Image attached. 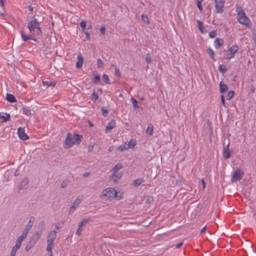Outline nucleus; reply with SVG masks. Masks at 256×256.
Listing matches in <instances>:
<instances>
[{
    "instance_id": "obj_1",
    "label": "nucleus",
    "mask_w": 256,
    "mask_h": 256,
    "mask_svg": "<svg viewBox=\"0 0 256 256\" xmlns=\"http://www.w3.org/2000/svg\"><path fill=\"white\" fill-rule=\"evenodd\" d=\"M27 26L31 34V36H38L42 33L40 23L34 17L28 22Z\"/></svg>"
},
{
    "instance_id": "obj_2",
    "label": "nucleus",
    "mask_w": 256,
    "mask_h": 256,
    "mask_svg": "<svg viewBox=\"0 0 256 256\" xmlns=\"http://www.w3.org/2000/svg\"><path fill=\"white\" fill-rule=\"evenodd\" d=\"M236 12L238 14V22L247 27H250L251 22L248 18L246 16L245 12L243 10L242 6L238 4H236Z\"/></svg>"
},
{
    "instance_id": "obj_3",
    "label": "nucleus",
    "mask_w": 256,
    "mask_h": 256,
    "mask_svg": "<svg viewBox=\"0 0 256 256\" xmlns=\"http://www.w3.org/2000/svg\"><path fill=\"white\" fill-rule=\"evenodd\" d=\"M42 230H38L34 234H32L29 238L28 241L27 242L25 247V250L28 252L38 242L42 236Z\"/></svg>"
},
{
    "instance_id": "obj_4",
    "label": "nucleus",
    "mask_w": 256,
    "mask_h": 256,
    "mask_svg": "<svg viewBox=\"0 0 256 256\" xmlns=\"http://www.w3.org/2000/svg\"><path fill=\"white\" fill-rule=\"evenodd\" d=\"M116 194L117 192L114 188H108L102 190L100 195V197L104 200H107L110 198H116Z\"/></svg>"
},
{
    "instance_id": "obj_5",
    "label": "nucleus",
    "mask_w": 256,
    "mask_h": 256,
    "mask_svg": "<svg viewBox=\"0 0 256 256\" xmlns=\"http://www.w3.org/2000/svg\"><path fill=\"white\" fill-rule=\"evenodd\" d=\"M225 0H214V13L222 14L224 11Z\"/></svg>"
},
{
    "instance_id": "obj_6",
    "label": "nucleus",
    "mask_w": 256,
    "mask_h": 256,
    "mask_svg": "<svg viewBox=\"0 0 256 256\" xmlns=\"http://www.w3.org/2000/svg\"><path fill=\"white\" fill-rule=\"evenodd\" d=\"M82 198L80 196L78 197L73 202L72 206L69 208L68 214H72L74 213L76 209L78 206L79 204L82 202Z\"/></svg>"
},
{
    "instance_id": "obj_7",
    "label": "nucleus",
    "mask_w": 256,
    "mask_h": 256,
    "mask_svg": "<svg viewBox=\"0 0 256 256\" xmlns=\"http://www.w3.org/2000/svg\"><path fill=\"white\" fill-rule=\"evenodd\" d=\"M24 240L22 239V238H20V237L18 236V238L16 240L15 246H14L12 248L10 254L16 256L18 250L20 248L22 244V242Z\"/></svg>"
},
{
    "instance_id": "obj_8",
    "label": "nucleus",
    "mask_w": 256,
    "mask_h": 256,
    "mask_svg": "<svg viewBox=\"0 0 256 256\" xmlns=\"http://www.w3.org/2000/svg\"><path fill=\"white\" fill-rule=\"evenodd\" d=\"M239 48L236 45L232 46L228 50V54L226 56V58L228 60H230L233 58L236 53L238 50Z\"/></svg>"
},
{
    "instance_id": "obj_9",
    "label": "nucleus",
    "mask_w": 256,
    "mask_h": 256,
    "mask_svg": "<svg viewBox=\"0 0 256 256\" xmlns=\"http://www.w3.org/2000/svg\"><path fill=\"white\" fill-rule=\"evenodd\" d=\"M244 174V173L240 169H238L234 172L231 180L232 182L238 181L241 180Z\"/></svg>"
},
{
    "instance_id": "obj_10",
    "label": "nucleus",
    "mask_w": 256,
    "mask_h": 256,
    "mask_svg": "<svg viewBox=\"0 0 256 256\" xmlns=\"http://www.w3.org/2000/svg\"><path fill=\"white\" fill-rule=\"evenodd\" d=\"M74 143V142L73 141L72 134L70 132L68 133L66 138L64 140L65 147L69 148L73 146Z\"/></svg>"
},
{
    "instance_id": "obj_11",
    "label": "nucleus",
    "mask_w": 256,
    "mask_h": 256,
    "mask_svg": "<svg viewBox=\"0 0 256 256\" xmlns=\"http://www.w3.org/2000/svg\"><path fill=\"white\" fill-rule=\"evenodd\" d=\"M18 134L20 138L23 140H26L28 139V136L25 132L24 128H20L18 130Z\"/></svg>"
},
{
    "instance_id": "obj_12",
    "label": "nucleus",
    "mask_w": 256,
    "mask_h": 256,
    "mask_svg": "<svg viewBox=\"0 0 256 256\" xmlns=\"http://www.w3.org/2000/svg\"><path fill=\"white\" fill-rule=\"evenodd\" d=\"M32 228V226H31L30 225L26 224L24 230L22 231V234L20 236H19V237H20V238H22V239L24 240L27 238L28 234L30 230H31Z\"/></svg>"
},
{
    "instance_id": "obj_13",
    "label": "nucleus",
    "mask_w": 256,
    "mask_h": 256,
    "mask_svg": "<svg viewBox=\"0 0 256 256\" xmlns=\"http://www.w3.org/2000/svg\"><path fill=\"white\" fill-rule=\"evenodd\" d=\"M56 236V232L55 230H51L47 238V242L54 243V240Z\"/></svg>"
},
{
    "instance_id": "obj_14",
    "label": "nucleus",
    "mask_w": 256,
    "mask_h": 256,
    "mask_svg": "<svg viewBox=\"0 0 256 256\" xmlns=\"http://www.w3.org/2000/svg\"><path fill=\"white\" fill-rule=\"evenodd\" d=\"M77 62H76V68H80L82 66L84 62V58L81 53H79L77 56Z\"/></svg>"
},
{
    "instance_id": "obj_15",
    "label": "nucleus",
    "mask_w": 256,
    "mask_h": 256,
    "mask_svg": "<svg viewBox=\"0 0 256 256\" xmlns=\"http://www.w3.org/2000/svg\"><path fill=\"white\" fill-rule=\"evenodd\" d=\"M230 142L228 143L226 146L224 148L223 150V156L225 159H228L230 156V153L229 150Z\"/></svg>"
},
{
    "instance_id": "obj_16",
    "label": "nucleus",
    "mask_w": 256,
    "mask_h": 256,
    "mask_svg": "<svg viewBox=\"0 0 256 256\" xmlns=\"http://www.w3.org/2000/svg\"><path fill=\"white\" fill-rule=\"evenodd\" d=\"M116 126V122L114 120L110 122L106 126V132H110L111 130Z\"/></svg>"
},
{
    "instance_id": "obj_17",
    "label": "nucleus",
    "mask_w": 256,
    "mask_h": 256,
    "mask_svg": "<svg viewBox=\"0 0 256 256\" xmlns=\"http://www.w3.org/2000/svg\"><path fill=\"white\" fill-rule=\"evenodd\" d=\"M28 183V178H24L20 182L18 186V189L21 190L22 189L26 188Z\"/></svg>"
},
{
    "instance_id": "obj_18",
    "label": "nucleus",
    "mask_w": 256,
    "mask_h": 256,
    "mask_svg": "<svg viewBox=\"0 0 256 256\" xmlns=\"http://www.w3.org/2000/svg\"><path fill=\"white\" fill-rule=\"evenodd\" d=\"M122 168V166L120 163H118L112 170L111 172H113L112 176L115 175V174L117 173L118 170Z\"/></svg>"
},
{
    "instance_id": "obj_19",
    "label": "nucleus",
    "mask_w": 256,
    "mask_h": 256,
    "mask_svg": "<svg viewBox=\"0 0 256 256\" xmlns=\"http://www.w3.org/2000/svg\"><path fill=\"white\" fill-rule=\"evenodd\" d=\"M228 90V86L227 85L222 82H220V93H224Z\"/></svg>"
},
{
    "instance_id": "obj_20",
    "label": "nucleus",
    "mask_w": 256,
    "mask_h": 256,
    "mask_svg": "<svg viewBox=\"0 0 256 256\" xmlns=\"http://www.w3.org/2000/svg\"><path fill=\"white\" fill-rule=\"evenodd\" d=\"M224 44V40L222 39L217 38L214 40V46L216 48H219Z\"/></svg>"
},
{
    "instance_id": "obj_21",
    "label": "nucleus",
    "mask_w": 256,
    "mask_h": 256,
    "mask_svg": "<svg viewBox=\"0 0 256 256\" xmlns=\"http://www.w3.org/2000/svg\"><path fill=\"white\" fill-rule=\"evenodd\" d=\"M130 148V146H128V144H126L125 143L124 144H122L118 146L117 148V150L120 152H122Z\"/></svg>"
},
{
    "instance_id": "obj_22",
    "label": "nucleus",
    "mask_w": 256,
    "mask_h": 256,
    "mask_svg": "<svg viewBox=\"0 0 256 256\" xmlns=\"http://www.w3.org/2000/svg\"><path fill=\"white\" fill-rule=\"evenodd\" d=\"M20 34H21L22 38L24 42H26L28 40H36L35 38H32V36H27L25 35V34H24V32H21Z\"/></svg>"
},
{
    "instance_id": "obj_23",
    "label": "nucleus",
    "mask_w": 256,
    "mask_h": 256,
    "mask_svg": "<svg viewBox=\"0 0 256 256\" xmlns=\"http://www.w3.org/2000/svg\"><path fill=\"white\" fill-rule=\"evenodd\" d=\"M154 130V126L152 124H148L147 129L146 130V132L150 136H152L153 134Z\"/></svg>"
},
{
    "instance_id": "obj_24",
    "label": "nucleus",
    "mask_w": 256,
    "mask_h": 256,
    "mask_svg": "<svg viewBox=\"0 0 256 256\" xmlns=\"http://www.w3.org/2000/svg\"><path fill=\"white\" fill-rule=\"evenodd\" d=\"M6 99L10 102H16V99L14 96L12 94H7L6 96Z\"/></svg>"
},
{
    "instance_id": "obj_25",
    "label": "nucleus",
    "mask_w": 256,
    "mask_h": 256,
    "mask_svg": "<svg viewBox=\"0 0 256 256\" xmlns=\"http://www.w3.org/2000/svg\"><path fill=\"white\" fill-rule=\"evenodd\" d=\"M42 84L44 86H46V87L49 86H55L56 84V82H50V81H42Z\"/></svg>"
},
{
    "instance_id": "obj_26",
    "label": "nucleus",
    "mask_w": 256,
    "mask_h": 256,
    "mask_svg": "<svg viewBox=\"0 0 256 256\" xmlns=\"http://www.w3.org/2000/svg\"><path fill=\"white\" fill-rule=\"evenodd\" d=\"M206 52L208 54L210 55V58L216 61L215 58H214V50L210 48H208L206 49Z\"/></svg>"
},
{
    "instance_id": "obj_27",
    "label": "nucleus",
    "mask_w": 256,
    "mask_h": 256,
    "mask_svg": "<svg viewBox=\"0 0 256 256\" xmlns=\"http://www.w3.org/2000/svg\"><path fill=\"white\" fill-rule=\"evenodd\" d=\"M144 180L142 178H138L135 180L132 183V186H138L141 184Z\"/></svg>"
},
{
    "instance_id": "obj_28",
    "label": "nucleus",
    "mask_w": 256,
    "mask_h": 256,
    "mask_svg": "<svg viewBox=\"0 0 256 256\" xmlns=\"http://www.w3.org/2000/svg\"><path fill=\"white\" fill-rule=\"evenodd\" d=\"M90 220V218H84L82 220L78 226H80V227H82V226L86 225L87 223H88Z\"/></svg>"
},
{
    "instance_id": "obj_29",
    "label": "nucleus",
    "mask_w": 256,
    "mask_h": 256,
    "mask_svg": "<svg viewBox=\"0 0 256 256\" xmlns=\"http://www.w3.org/2000/svg\"><path fill=\"white\" fill-rule=\"evenodd\" d=\"M10 118V116L9 114H4L2 115L1 114H0V118H3L4 122H6L9 120Z\"/></svg>"
},
{
    "instance_id": "obj_30",
    "label": "nucleus",
    "mask_w": 256,
    "mask_h": 256,
    "mask_svg": "<svg viewBox=\"0 0 256 256\" xmlns=\"http://www.w3.org/2000/svg\"><path fill=\"white\" fill-rule=\"evenodd\" d=\"M22 110H23L24 114L26 116H30L31 114V110L28 107L22 108Z\"/></svg>"
},
{
    "instance_id": "obj_31",
    "label": "nucleus",
    "mask_w": 256,
    "mask_h": 256,
    "mask_svg": "<svg viewBox=\"0 0 256 256\" xmlns=\"http://www.w3.org/2000/svg\"><path fill=\"white\" fill-rule=\"evenodd\" d=\"M47 244L48 245L46 250L48 252H51L54 246V243L47 242Z\"/></svg>"
},
{
    "instance_id": "obj_32",
    "label": "nucleus",
    "mask_w": 256,
    "mask_h": 256,
    "mask_svg": "<svg viewBox=\"0 0 256 256\" xmlns=\"http://www.w3.org/2000/svg\"><path fill=\"white\" fill-rule=\"evenodd\" d=\"M131 101L132 103L133 107L134 108H139V106L138 104V101L133 97L131 98Z\"/></svg>"
},
{
    "instance_id": "obj_33",
    "label": "nucleus",
    "mask_w": 256,
    "mask_h": 256,
    "mask_svg": "<svg viewBox=\"0 0 256 256\" xmlns=\"http://www.w3.org/2000/svg\"><path fill=\"white\" fill-rule=\"evenodd\" d=\"M97 64L99 68H103L104 67V64L100 58L97 60Z\"/></svg>"
},
{
    "instance_id": "obj_34",
    "label": "nucleus",
    "mask_w": 256,
    "mask_h": 256,
    "mask_svg": "<svg viewBox=\"0 0 256 256\" xmlns=\"http://www.w3.org/2000/svg\"><path fill=\"white\" fill-rule=\"evenodd\" d=\"M234 95V92L232 90H230L228 92L226 95V98L228 100H230Z\"/></svg>"
},
{
    "instance_id": "obj_35",
    "label": "nucleus",
    "mask_w": 256,
    "mask_h": 256,
    "mask_svg": "<svg viewBox=\"0 0 256 256\" xmlns=\"http://www.w3.org/2000/svg\"><path fill=\"white\" fill-rule=\"evenodd\" d=\"M81 137L82 136L78 135V134H75L74 135V136H73V138L75 142H78L80 141L81 140Z\"/></svg>"
},
{
    "instance_id": "obj_36",
    "label": "nucleus",
    "mask_w": 256,
    "mask_h": 256,
    "mask_svg": "<svg viewBox=\"0 0 256 256\" xmlns=\"http://www.w3.org/2000/svg\"><path fill=\"white\" fill-rule=\"evenodd\" d=\"M102 78L106 84H110V80L108 75L104 74Z\"/></svg>"
},
{
    "instance_id": "obj_37",
    "label": "nucleus",
    "mask_w": 256,
    "mask_h": 256,
    "mask_svg": "<svg viewBox=\"0 0 256 256\" xmlns=\"http://www.w3.org/2000/svg\"><path fill=\"white\" fill-rule=\"evenodd\" d=\"M122 175L120 173H116L115 174V175L112 176V174L110 176V177L112 178H116L114 179V181H116L120 179L121 178Z\"/></svg>"
},
{
    "instance_id": "obj_38",
    "label": "nucleus",
    "mask_w": 256,
    "mask_h": 256,
    "mask_svg": "<svg viewBox=\"0 0 256 256\" xmlns=\"http://www.w3.org/2000/svg\"><path fill=\"white\" fill-rule=\"evenodd\" d=\"M34 220H35V218L34 216H30V219H29V220L27 224H29V225H30L31 226H32V224L34 222Z\"/></svg>"
},
{
    "instance_id": "obj_39",
    "label": "nucleus",
    "mask_w": 256,
    "mask_h": 256,
    "mask_svg": "<svg viewBox=\"0 0 256 256\" xmlns=\"http://www.w3.org/2000/svg\"><path fill=\"white\" fill-rule=\"evenodd\" d=\"M100 76L96 74L94 76V78L93 81L94 83L96 84V83H98L100 81Z\"/></svg>"
},
{
    "instance_id": "obj_40",
    "label": "nucleus",
    "mask_w": 256,
    "mask_h": 256,
    "mask_svg": "<svg viewBox=\"0 0 256 256\" xmlns=\"http://www.w3.org/2000/svg\"><path fill=\"white\" fill-rule=\"evenodd\" d=\"M98 98V94L96 92H94L92 94V100L94 102H96Z\"/></svg>"
},
{
    "instance_id": "obj_41",
    "label": "nucleus",
    "mask_w": 256,
    "mask_h": 256,
    "mask_svg": "<svg viewBox=\"0 0 256 256\" xmlns=\"http://www.w3.org/2000/svg\"><path fill=\"white\" fill-rule=\"evenodd\" d=\"M196 2L198 8L199 9L200 12H202L203 10V8L202 6V2L198 1V0H196Z\"/></svg>"
},
{
    "instance_id": "obj_42",
    "label": "nucleus",
    "mask_w": 256,
    "mask_h": 256,
    "mask_svg": "<svg viewBox=\"0 0 256 256\" xmlns=\"http://www.w3.org/2000/svg\"><path fill=\"white\" fill-rule=\"evenodd\" d=\"M146 62H147L148 64H150L152 62L151 56H150V54L149 53H148L146 54Z\"/></svg>"
},
{
    "instance_id": "obj_43",
    "label": "nucleus",
    "mask_w": 256,
    "mask_h": 256,
    "mask_svg": "<svg viewBox=\"0 0 256 256\" xmlns=\"http://www.w3.org/2000/svg\"><path fill=\"white\" fill-rule=\"evenodd\" d=\"M216 36V30H212L209 32V36L210 38H214Z\"/></svg>"
},
{
    "instance_id": "obj_44",
    "label": "nucleus",
    "mask_w": 256,
    "mask_h": 256,
    "mask_svg": "<svg viewBox=\"0 0 256 256\" xmlns=\"http://www.w3.org/2000/svg\"><path fill=\"white\" fill-rule=\"evenodd\" d=\"M218 70L219 71L222 72L223 73L226 72V68L222 65H220V66H218Z\"/></svg>"
},
{
    "instance_id": "obj_45",
    "label": "nucleus",
    "mask_w": 256,
    "mask_h": 256,
    "mask_svg": "<svg viewBox=\"0 0 256 256\" xmlns=\"http://www.w3.org/2000/svg\"><path fill=\"white\" fill-rule=\"evenodd\" d=\"M142 19L143 21L146 22L148 24L150 23L147 16L145 14H142Z\"/></svg>"
},
{
    "instance_id": "obj_46",
    "label": "nucleus",
    "mask_w": 256,
    "mask_h": 256,
    "mask_svg": "<svg viewBox=\"0 0 256 256\" xmlns=\"http://www.w3.org/2000/svg\"><path fill=\"white\" fill-rule=\"evenodd\" d=\"M80 26L82 28V30H84L86 27V21L82 20L80 23Z\"/></svg>"
},
{
    "instance_id": "obj_47",
    "label": "nucleus",
    "mask_w": 256,
    "mask_h": 256,
    "mask_svg": "<svg viewBox=\"0 0 256 256\" xmlns=\"http://www.w3.org/2000/svg\"><path fill=\"white\" fill-rule=\"evenodd\" d=\"M115 74L118 78L120 76V70L116 67L115 68Z\"/></svg>"
},
{
    "instance_id": "obj_48",
    "label": "nucleus",
    "mask_w": 256,
    "mask_h": 256,
    "mask_svg": "<svg viewBox=\"0 0 256 256\" xmlns=\"http://www.w3.org/2000/svg\"><path fill=\"white\" fill-rule=\"evenodd\" d=\"M101 110H102V115L104 117L106 116L107 115H108V112L107 110L104 108H102Z\"/></svg>"
},
{
    "instance_id": "obj_49",
    "label": "nucleus",
    "mask_w": 256,
    "mask_h": 256,
    "mask_svg": "<svg viewBox=\"0 0 256 256\" xmlns=\"http://www.w3.org/2000/svg\"><path fill=\"white\" fill-rule=\"evenodd\" d=\"M128 144V146H130L131 148L134 147L135 146L136 144L133 140H131L128 144Z\"/></svg>"
},
{
    "instance_id": "obj_50",
    "label": "nucleus",
    "mask_w": 256,
    "mask_h": 256,
    "mask_svg": "<svg viewBox=\"0 0 256 256\" xmlns=\"http://www.w3.org/2000/svg\"><path fill=\"white\" fill-rule=\"evenodd\" d=\"M82 231V227H80V226H78V228L76 232V234L78 236H80L81 234Z\"/></svg>"
},
{
    "instance_id": "obj_51",
    "label": "nucleus",
    "mask_w": 256,
    "mask_h": 256,
    "mask_svg": "<svg viewBox=\"0 0 256 256\" xmlns=\"http://www.w3.org/2000/svg\"><path fill=\"white\" fill-rule=\"evenodd\" d=\"M100 32H101L102 34V35H104L105 34V31H106V28L105 26H102L100 29Z\"/></svg>"
},
{
    "instance_id": "obj_52",
    "label": "nucleus",
    "mask_w": 256,
    "mask_h": 256,
    "mask_svg": "<svg viewBox=\"0 0 256 256\" xmlns=\"http://www.w3.org/2000/svg\"><path fill=\"white\" fill-rule=\"evenodd\" d=\"M197 22H198V28L200 29V28L202 27V24H203L202 22L200 20H198Z\"/></svg>"
},
{
    "instance_id": "obj_53",
    "label": "nucleus",
    "mask_w": 256,
    "mask_h": 256,
    "mask_svg": "<svg viewBox=\"0 0 256 256\" xmlns=\"http://www.w3.org/2000/svg\"><path fill=\"white\" fill-rule=\"evenodd\" d=\"M206 226H205L204 227L202 228V229L201 230L200 232V234H204L206 232Z\"/></svg>"
},
{
    "instance_id": "obj_54",
    "label": "nucleus",
    "mask_w": 256,
    "mask_h": 256,
    "mask_svg": "<svg viewBox=\"0 0 256 256\" xmlns=\"http://www.w3.org/2000/svg\"><path fill=\"white\" fill-rule=\"evenodd\" d=\"M221 101L224 106H225V102H224V98L223 95L221 96Z\"/></svg>"
},
{
    "instance_id": "obj_55",
    "label": "nucleus",
    "mask_w": 256,
    "mask_h": 256,
    "mask_svg": "<svg viewBox=\"0 0 256 256\" xmlns=\"http://www.w3.org/2000/svg\"><path fill=\"white\" fill-rule=\"evenodd\" d=\"M84 33H85V34L86 35L87 39L90 40V34L88 32H86Z\"/></svg>"
},
{
    "instance_id": "obj_56",
    "label": "nucleus",
    "mask_w": 256,
    "mask_h": 256,
    "mask_svg": "<svg viewBox=\"0 0 256 256\" xmlns=\"http://www.w3.org/2000/svg\"><path fill=\"white\" fill-rule=\"evenodd\" d=\"M182 244H183V242H180L179 244H176V248H179L182 246Z\"/></svg>"
},
{
    "instance_id": "obj_57",
    "label": "nucleus",
    "mask_w": 256,
    "mask_h": 256,
    "mask_svg": "<svg viewBox=\"0 0 256 256\" xmlns=\"http://www.w3.org/2000/svg\"><path fill=\"white\" fill-rule=\"evenodd\" d=\"M94 146H89L88 147V152H90L93 150Z\"/></svg>"
},
{
    "instance_id": "obj_58",
    "label": "nucleus",
    "mask_w": 256,
    "mask_h": 256,
    "mask_svg": "<svg viewBox=\"0 0 256 256\" xmlns=\"http://www.w3.org/2000/svg\"><path fill=\"white\" fill-rule=\"evenodd\" d=\"M90 174V172H84V173L82 174V176H83L84 177H85V178H86V177H88V176H89Z\"/></svg>"
},
{
    "instance_id": "obj_59",
    "label": "nucleus",
    "mask_w": 256,
    "mask_h": 256,
    "mask_svg": "<svg viewBox=\"0 0 256 256\" xmlns=\"http://www.w3.org/2000/svg\"><path fill=\"white\" fill-rule=\"evenodd\" d=\"M0 6L1 7H3L4 6V0H0Z\"/></svg>"
},
{
    "instance_id": "obj_60",
    "label": "nucleus",
    "mask_w": 256,
    "mask_h": 256,
    "mask_svg": "<svg viewBox=\"0 0 256 256\" xmlns=\"http://www.w3.org/2000/svg\"><path fill=\"white\" fill-rule=\"evenodd\" d=\"M66 184L64 182L61 184V188H64L66 186Z\"/></svg>"
},
{
    "instance_id": "obj_61",
    "label": "nucleus",
    "mask_w": 256,
    "mask_h": 256,
    "mask_svg": "<svg viewBox=\"0 0 256 256\" xmlns=\"http://www.w3.org/2000/svg\"><path fill=\"white\" fill-rule=\"evenodd\" d=\"M28 10H29L30 11V12H32V11H33V9H34V8H32L31 6H28Z\"/></svg>"
},
{
    "instance_id": "obj_62",
    "label": "nucleus",
    "mask_w": 256,
    "mask_h": 256,
    "mask_svg": "<svg viewBox=\"0 0 256 256\" xmlns=\"http://www.w3.org/2000/svg\"><path fill=\"white\" fill-rule=\"evenodd\" d=\"M202 32V33H205L206 32V30H203V28L202 27H201L200 28V29H199Z\"/></svg>"
},
{
    "instance_id": "obj_63",
    "label": "nucleus",
    "mask_w": 256,
    "mask_h": 256,
    "mask_svg": "<svg viewBox=\"0 0 256 256\" xmlns=\"http://www.w3.org/2000/svg\"><path fill=\"white\" fill-rule=\"evenodd\" d=\"M202 32V33H205L206 32V30H203V28L202 27H201L200 28V29H199Z\"/></svg>"
},
{
    "instance_id": "obj_64",
    "label": "nucleus",
    "mask_w": 256,
    "mask_h": 256,
    "mask_svg": "<svg viewBox=\"0 0 256 256\" xmlns=\"http://www.w3.org/2000/svg\"><path fill=\"white\" fill-rule=\"evenodd\" d=\"M202 32V33H205L206 32V30H203V28L202 27H201L200 28V29H199Z\"/></svg>"
}]
</instances>
